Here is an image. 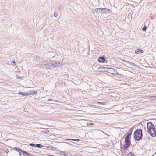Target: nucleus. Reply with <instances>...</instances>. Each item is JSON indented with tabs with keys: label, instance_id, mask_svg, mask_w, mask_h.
<instances>
[{
	"label": "nucleus",
	"instance_id": "nucleus-6",
	"mask_svg": "<svg viewBox=\"0 0 156 156\" xmlns=\"http://www.w3.org/2000/svg\"><path fill=\"white\" fill-rule=\"evenodd\" d=\"M94 10L96 12H99L103 14V8H96Z\"/></svg>",
	"mask_w": 156,
	"mask_h": 156
},
{
	"label": "nucleus",
	"instance_id": "nucleus-29",
	"mask_svg": "<svg viewBox=\"0 0 156 156\" xmlns=\"http://www.w3.org/2000/svg\"><path fill=\"white\" fill-rule=\"evenodd\" d=\"M64 152H60V153L59 154L60 155H64Z\"/></svg>",
	"mask_w": 156,
	"mask_h": 156
},
{
	"label": "nucleus",
	"instance_id": "nucleus-2",
	"mask_svg": "<svg viewBox=\"0 0 156 156\" xmlns=\"http://www.w3.org/2000/svg\"><path fill=\"white\" fill-rule=\"evenodd\" d=\"M54 64L51 61L46 60L41 62L39 64L40 67H43L48 69H52L54 68Z\"/></svg>",
	"mask_w": 156,
	"mask_h": 156
},
{
	"label": "nucleus",
	"instance_id": "nucleus-22",
	"mask_svg": "<svg viewBox=\"0 0 156 156\" xmlns=\"http://www.w3.org/2000/svg\"><path fill=\"white\" fill-rule=\"evenodd\" d=\"M140 49H137L135 51V52L136 54H137L139 52H140Z\"/></svg>",
	"mask_w": 156,
	"mask_h": 156
},
{
	"label": "nucleus",
	"instance_id": "nucleus-13",
	"mask_svg": "<svg viewBox=\"0 0 156 156\" xmlns=\"http://www.w3.org/2000/svg\"><path fill=\"white\" fill-rule=\"evenodd\" d=\"M16 77L17 79H20L23 78V76H22V74H17L16 75Z\"/></svg>",
	"mask_w": 156,
	"mask_h": 156
},
{
	"label": "nucleus",
	"instance_id": "nucleus-33",
	"mask_svg": "<svg viewBox=\"0 0 156 156\" xmlns=\"http://www.w3.org/2000/svg\"><path fill=\"white\" fill-rule=\"evenodd\" d=\"M12 63L14 64H15L16 63L15 61L14 60L12 61Z\"/></svg>",
	"mask_w": 156,
	"mask_h": 156
},
{
	"label": "nucleus",
	"instance_id": "nucleus-23",
	"mask_svg": "<svg viewBox=\"0 0 156 156\" xmlns=\"http://www.w3.org/2000/svg\"><path fill=\"white\" fill-rule=\"evenodd\" d=\"M94 124L92 123H88L87 124V126H91V125H93Z\"/></svg>",
	"mask_w": 156,
	"mask_h": 156
},
{
	"label": "nucleus",
	"instance_id": "nucleus-3",
	"mask_svg": "<svg viewBox=\"0 0 156 156\" xmlns=\"http://www.w3.org/2000/svg\"><path fill=\"white\" fill-rule=\"evenodd\" d=\"M142 130L140 129H137L134 133V137L136 140H139L142 137Z\"/></svg>",
	"mask_w": 156,
	"mask_h": 156
},
{
	"label": "nucleus",
	"instance_id": "nucleus-28",
	"mask_svg": "<svg viewBox=\"0 0 156 156\" xmlns=\"http://www.w3.org/2000/svg\"><path fill=\"white\" fill-rule=\"evenodd\" d=\"M30 145L31 146H33V147H34L35 146V145L34 144H32V143L30 144Z\"/></svg>",
	"mask_w": 156,
	"mask_h": 156
},
{
	"label": "nucleus",
	"instance_id": "nucleus-17",
	"mask_svg": "<svg viewBox=\"0 0 156 156\" xmlns=\"http://www.w3.org/2000/svg\"><path fill=\"white\" fill-rule=\"evenodd\" d=\"M35 147L38 148H42L43 147V146L41 144H37L36 145Z\"/></svg>",
	"mask_w": 156,
	"mask_h": 156
},
{
	"label": "nucleus",
	"instance_id": "nucleus-11",
	"mask_svg": "<svg viewBox=\"0 0 156 156\" xmlns=\"http://www.w3.org/2000/svg\"><path fill=\"white\" fill-rule=\"evenodd\" d=\"M18 94L20 95L24 96H27L29 95V94L28 92L25 93L23 92H19Z\"/></svg>",
	"mask_w": 156,
	"mask_h": 156
},
{
	"label": "nucleus",
	"instance_id": "nucleus-30",
	"mask_svg": "<svg viewBox=\"0 0 156 156\" xmlns=\"http://www.w3.org/2000/svg\"><path fill=\"white\" fill-rule=\"evenodd\" d=\"M122 61L124 62H125V63H127V62H128V61H126V60H124V59H123L122 60Z\"/></svg>",
	"mask_w": 156,
	"mask_h": 156
},
{
	"label": "nucleus",
	"instance_id": "nucleus-15",
	"mask_svg": "<svg viewBox=\"0 0 156 156\" xmlns=\"http://www.w3.org/2000/svg\"><path fill=\"white\" fill-rule=\"evenodd\" d=\"M99 61L100 62H103L104 61V58L102 57H100L98 59Z\"/></svg>",
	"mask_w": 156,
	"mask_h": 156
},
{
	"label": "nucleus",
	"instance_id": "nucleus-25",
	"mask_svg": "<svg viewBox=\"0 0 156 156\" xmlns=\"http://www.w3.org/2000/svg\"><path fill=\"white\" fill-rule=\"evenodd\" d=\"M153 96H150V97H149L148 98V99H149L150 100H153L154 99H153V98H151V97H153Z\"/></svg>",
	"mask_w": 156,
	"mask_h": 156
},
{
	"label": "nucleus",
	"instance_id": "nucleus-35",
	"mask_svg": "<svg viewBox=\"0 0 156 156\" xmlns=\"http://www.w3.org/2000/svg\"><path fill=\"white\" fill-rule=\"evenodd\" d=\"M51 156H54L51 155Z\"/></svg>",
	"mask_w": 156,
	"mask_h": 156
},
{
	"label": "nucleus",
	"instance_id": "nucleus-21",
	"mask_svg": "<svg viewBox=\"0 0 156 156\" xmlns=\"http://www.w3.org/2000/svg\"><path fill=\"white\" fill-rule=\"evenodd\" d=\"M125 141L126 142H129V143H130V139H127V138H125Z\"/></svg>",
	"mask_w": 156,
	"mask_h": 156
},
{
	"label": "nucleus",
	"instance_id": "nucleus-18",
	"mask_svg": "<svg viewBox=\"0 0 156 156\" xmlns=\"http://www.w3.org/2000/svg\"><path fill=\"white\" fill-rule=\"evenodd\" d=\"M131 136V133H129L127 135V136L125 138L130 139Z\"/></svg>",
	"mask_w": 156,
	"mask_h": 156
},
{
	"label": "nucleus",
	"instance_id": "nucleus-24",
	"mask_svg": "<svg viewBox=\"0 0 156 156\" xmlns=\"http://www.w3.org/2000/svg\"><path fill=\"white\" fill-rule=\"evenodd\" d=\"M147 27L146 26H144L142 30L144 31H145L146 30H147Z\"/></svg>",
	"mask_w": 156,
	"mask_h": 156
},
{
	"label": "nucleus",
	"instance_id": "nucleus-7",
	"mask_svg": "<svg viewBox=\"0 0 156 156\" xmlns=\"http://www.w3.org/2000/svg\"><path fill=\"white\" fill-rule=\"evenodd\" d=\"M109 70H110L111 72H112V73L115 74H118V73L117 71V70L114 68H111L109 69Z\"/></svg>",
	"mask_w": 156,
	"mask_h": 156
},
{
	"label": "nucleus",
	"instance_id": "nucleus-8",
	"mask_svg": "<svg viewBox=\"0 0 156 156\" xmlns=\"http://www.w3.org/2000/svg\"><path fill=\"white\" fill-rule=\"evenodd\" d=\"M110 11V10L108 9L103 8V14H107L109 13Z\"/></svg>",
	"mask_w": 156,
	"mask_h": 156
},
{
	"label": "nucleus",
	"instance_id": "nucleus-19",
	"mask_svg": "<svg viewBox=\"0 0 156 156\" xmlns=\"http://www.w3.org/2000/svg\"><path fill=\"white\" fill-rule=\"evenodd\" d=\"M16 150H17L18 151L22 152V153H23V151H24L22 150L21 149L19 148H16Z\"/></svg>",
	"mask_w": 156,
	"mask_h": 156
},
{
	"label": "nucleus",
	"instance_id": "nucleus-1",
	"mask_svg": "<svg viewBox=\"0 0 156 156\" xmlns=\"http://www.w3.org/2000/svg\"><path fill=\"white\" fill-rule=\"evenodd\" d=\"M147 132L151 136L154 137L156 135V129L151 122H149L147 124Z\"/></svg>",
	"mask_w": 156,
	"mask_h": 156
},
{
	"label": "nucleus",
	"instance_id": "nucleus-9",
	"mask_svg": "<svg viewBox=\"0 0 156 156\" xmlns=\"http://www.w3.org/2000/svg\"><path fill=\"white\" fill-rule=\"evenodd\" d=\"M130 143L129 142H125V144L124 146V147L125 149H126L130 145Z\"/></svg>",
	"mask_w": 156,
	"mask_h": 156
},
{
	"label": "nucleus",
	"instance_id": "nucleus-32",
	"mask_svg": "<svg viewBox=\"0 0 156 156\" xmlns=\"http://www.w3.org/2000/svg\"><path fill=\"white\" fill-rule=\"evenodd\" d=\"M152 98H153V99H156V96H153V97H152Z\"/></svg>",
	"mask_w": 156,
	"mask_h": 156
},
{
	"label": "nucleus",
	"instance_id": "nucleus-26",
	"mask_svg": "<svg viewBox=\"0 0 156 156\" xmlns=\"http://www.w3.org/2000/svg\"><path fill=\"white\" fill-rule=\"evenodd\" d=\"M44 132L45 133H48L49 132V131L48 129H45L44 130Z\"/></svg>",
	"mask_w": 156,
	"mask_h": 156
},
{
	"label": "nucleus",
	"instance_id": "nucleus-4",
	"mask_svg": "<svg viewBox=\"0 0 156 156\" xmlns=\"http://www.w3.org/2000/svg\"><path fill=\"white\" fill-rule=\"evenodd\" d=\"M98 70L99 71L108 72L109 71V69L103 67H100L98 68Z\"/></svg>",
	"mask_w": 156,
	"mask_h": 156
},
{
	"label": "nucleus",
	"instance_id": "nucleus-14",
	"mask_svg": "<svg viewBox=\"0 0 156 156\" xmlns=\"http://www.w3.org/2000/svg\"><path fill=\"white\" fill-rule=\"evenodd\" d=\"M23 153L25 155H26L27 156H33V155L32 154L28 153L25 151H23Z\"/></svg>",
	"mask_w": 156,
	"mask_h": 156
},
{
	"label": "nucleus",
	"instance_id": "nucleus-16",
	"mask_svg": "<svg viewBox=\"0 0 156 156\" xmlns=\"http://www.w3.org/2000/svg\"><path fill=\"white\" fill-rule=\"evenodd\" d=\"M67 140H71L73 141H79L80 140L79 139H67Z\"/></svg>",
	"mask_w": 156,
	"mask_h": 156
},
{
	"label": "nucleus",
	"instance_id": "nucleus-31",
	"mask_svg": "<svg viewBox=\"0 0 156 156\" xmlns=\"http://www.w3.org/2000/svg\"><path fill=\"white\" fill-rule=\"evenodd\" d=\"M54 16L55 17H56L57 16V14L56 13H55L54 14Z\"/></svg>",
	"mask_w": 156,
	"mask_h": 156
},
{
	"label": "nucleus",
	"instance_id": "nucleus-5",
	"mask_svg": "<svg viewBox=\"0 0 156 156\" xmlns=\"http://www.w3.org/2000/svg\"><path fill=\"white\" fill-rule=\"evenodd\" d=\"M53 63L54 64V68L60 67L63 65L62 63L60 62H58L56 61H55V62Z\"/></svg>",
	"mask_w": 156,
	"mask_h": 156
},
{
	"label": "nucleus",
	"instance_id": "nucleus-34",
	"mask_svg": "<svg viewBox=\"0 0 156 156\" xmlns=\"http://www.w3.org/2000/svg\"><path fill=\"white\" fill-rule=\"evenodd\" d=\"M140 52H141V53H143V52H144V51H143V50H141L140 49Z\"/></svg>",
	"mask_w": 156,
	"mask_h": 156
},
{
	"label": "nucleus",
	"instance_id": "nucleus-27",
	"mask_svg": "<svg viewBox=\"0 0 156 156\" xmlns=\"http://www.w3.org/2000/svg\"><path fill=\"white\" fill-rule=\"evenodd\" d=\"M105 103V102H103V103H102V102H97V103L98 104H103V105H104V103Z\"/></svg>",
	"mask_w": 156,
	"mask_h": 156
},
{
	"label": "nucleus",
	"instance_id": "nucleus-12",
	"mask_svg": "<svg viewBox=\"0 0 156 156\" xmlns=\"http://www.w3.org/2000/svg\"><path fill=\"white\" fill-rule=\"evenodd\" d=\"M29 95L30 94L35 95L37 94V92L35 90L30 91L28 92Z\"/></svg>",
	"mask_w": 156,
	"mask_h": 156
},
{
	"label": "nucleus",
	"instance_id": "nucleus-20",
	"mask_svg": "<svg viewBox=\"0 0 156 156\" xmlns=\"http://www.w3.org/2000/svg\"><path fill=\"white\" fill-rule=\"evenodd\" d=\"M128 156H134V155L131 152H130L128 154Z\"/></svg>",
	"mask_w": 156,
	"mask_h": 156
},
{
	"label": "nucleus",
	"instance_id": "nucleus-10",
	"mask_svg": "<svg viewBox=\"0 0 156 156\" xmlns=\"http://www.w3.org/2000/svg\"><path fill=\"white\" fill-rule=\"evenodd\" d=\"M127 64H128L129 66H132L135 67H137V66L135 64L129 61L127 62Z\"/></svg>",
	"mask_w": 156,
	"mask_h": 156
}]
</instances>
